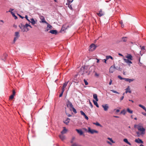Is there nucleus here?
Returning a JSON list of instances; mask_svg holds the SVG:
<instances>
[{"mask_svg":"<svg viewBox=\"0 0 146 146\" xmlns=\"http://www.w3.org/2000/svg\"><path fill=\"white\" fill-rule=\"evenodd\" d=\"M137 129L139 131L141 132V134H144L145 133V129L144 128L143 126L138 125H137Z\"/></svg>","mask_w":146,"mask_h":146,"instance_id":"f257e3e1","label":"nucleus"},{"mask_svg":"<svg viewBox=\"0 0 146 146\" xmlns=\"http://www.w3.org/2000/svg\"><path fill=\"white\" fill-rule=\"evenodd\" d=\"M96 47V46L94 44H92L90 46L89 50L93 51L95 50Z\"/></svg>","mask_w":146,"mask_h":146,"instance_id":"f03ea898","label":"nucleus"},{"mask_svg":"<svg viewBox=\"0 0 146 146\" xmlns=\"http://www.w3.org/2000/svg\"><path fill=\"white\" fill-rule=\"evenodd\" d=\"M88 132L92 134H93L94 133H98V131H97L94 129H91L90 127H88Z\"/></svg>","mask_w":146,"mask_h":146,"instance_id":"7ed1b4c3","label":"nucleus"},{"mask_svg":"<svg viewBox=\"0 0 146 146\" xmlns=\"http://www.w3.org/2000/svg\"><path fill=\"white\" fill-rule=\"evenodd\" d=\"M97 15L99 17H100L104 15V12L102 11V9H100L99 11V13H97Z\"/></svg>","mask_w":146,"mask_h":146,"instance_id":"20e7f679","label":"nucleus"},{"mask_svg":"<svg viewBox=\"0 0 146 146\" xmlns=\"http://www.w3.org/2000/svg\"><path fill=\"white\" fill-rule=\"evenodd\" d=\"M69 81H68L67 82H65L63 84V85L62 87V90L64 91H65L64 88H65L67 86L68 84Z\"/></svg>","mask_w":146,"mask_h":146,"instance_id":"39448f33","label":"nucleus"},{"mask_svg":"<svg viewBox=\"0 0 146 146\" xmlns=\"http://www.w3.org/2000/svg\"><path fill=\"white\" fill-rule=\"evenodd\" d=\"M140 47H141V49L142 50V51H140V53L141 56H142L143 54L144 53L145 51H143V50H145V46H142L141 45L140 46Z\"/></svg>","mask_w":146,"mask_h":146,"instance_id":"423d86ee","label":"nucleus"},{"mask_svg":"<svg viewBox=\"0 0 146 146\" xmlns=\"http://www.w3.org/2000/svg\"><path fill=\"white\" fill-rule=\"evenodd\" d=\"M72 2V1H70L69 2H67L66 5L68 6V7L69 9L72 10H73V9L72 6V5H70V4Z\"/></svg>","mask_w":146,"mask_h":146,"instance_id":"0eeeda50","label":"nucleus"},{"mask_svg":"<svg viewBox=\"0 0 146 146\" xmlns=\"http://www.w3.org/2000/svg\"><path fill=\"white\" fill-rule=\"evenodd\" d=\"M102 107L104 108V110L106 111H107L109 108L108 105L107 104L103 105H102Z\"/></svg>","mask_w":146,"mask_h":146,"instance_id":"6e6552de","label":"nucleus"},{"mask_svg":"<svg viewBox=\"0 0 146 146\" xmlns=\"http://www.w3.org/2000/svg\"><path fill=\"white\" fill-rule=\"evenodd\" d=\"M19 27L23 32H25V29L24 25L21 24L19 25Z\"/></svg>","mask_w":146,"mask_h":146,"instance_id":"1a4fd4ad","label":"nucleus"},{"mask_svg":"<svg viewBox=\"0 0 146 146\" xmlns=\"http://www.w3.org/2000/svg\"><path fill=\"white\" fill-rule=\"evenodd\" d=\"M135 141V142L138 143H143V141L139 138L136 139Z\"/></svg>","mask_w":146,"mask_h":146,"instance_id":"9d476101","label":"nucleus"},{"mask_svg":"<svg viewBox=\"0 0 146 146\" xmlns=\"http://www.w3.org/2000/svg\"><path fill=\"white\" fill-rule=\"evenodd\" d=\"M67 106L68 107H70V109L73 107L72 103H71L69 101H68L67 103Z\"/></svg>","mask_w":146,"mask_h":146,"instance_id":"9b49d317","label":"nucleus"},{"mask_svg":"<svg viewBox=\"0 0 146 146\" xmlns=\"http://www.w3.org/2000/svg\"><path fill=\"white\" fill-rule=\"evenodd\" d=\"M76 131L78 133H79L80 135H82L83 134V132L81 129H76Z\"/></svg>","mask_w":146,"mask_h":146,"instance_id":"f8f14e48","label":"nucleus"},{"mask_svg":"<svg viewBox=\"0 0 146 146\" xmlns=\"http://www.w3.org/2000/svg\"><path fill=\"white\" fill-rule=\"evenodd\" d=\"M115 66H111L110 68L109 72L111 73H113L114 71Z\"/></svg>","mask_w":146,"mask_h":146,"instance_id":"ddd939ff","label":"nucleus"},{"mask_svg":"<svg viewBox=\"0 0 146 146\" xmlns=\"http://www.w3.org/2000/svg\"><path fill=\"white\" fill-rule=\"evenodd\" d=\"M125 93H127L128 92L131 93V91L130 90L129 86H128L125 89Z\"/></svg>","mask_w":146,"mask_h":146,"instance_id":"4468645a","label":"nucleus"},{"mask_svg":"<svg viewBox=\"0 0 146 146\" xmlns=\"http://www.w3.org/2000/svg\"><path fill=\"white\" fill-rule=\"evenodd\" d=\"M49 33L52 34L56 35L57 34L58 32L56 30H52L49 31Z\"/></svg>","mask_w":146,"mask_h":146,"instance_id":"2eb2a0df","label":"nucleus"},{"mask_svg":"<svg viewBox=\"0 0 146 146\" xmlns=\"http://www.w3.org/2000/svg\"><path fill=\"white\" fill-rule=\"evenodd\" d=\"M124 80L127 82H129L130 83L131 82L133 81L135 79H129V78H125Z\"/></svg>","mask_w":146,"mask_h":146,"instance_id":"dca6fc26","label":"nucleus"},{"mask_svg":"<svg viewBox=\"0 0 146 146\" xmlns=\"http://www.w3.org/2000/svg\"><path fill=\"white\" fill-rule=\"evenodd\" d=\"M125 57L128 59L132 60V56L130 54H128L127 56H125Z\"/></svg>","mask_w":146,"mask_h":146,"instance_id":"f3484780","label":"nucleus"},{"mask_svg":"<svg viewBox=\"0 0 146 146\" xmlns=\"http://www.w3.org/2000/svg\"><path fill=\"white\" fill-rule=\"evenodd\" d=\"M123 60L124 61L127 63H130V64L132 63V62L130 60H129V59H126L125 58H124Z\"/></svg>","mask_w":146,"mask_h":146,"instance_id":"a211bd4d","label":"nucleus"},{"mask_svg":"<svg viewBox=\"0 0 146 146\" xmlns=\"http://www.w3.org/2000/svg\"><path fill=\"white\" fill-rule=\"evenodd\" d=\"M59 137L62 141L64 140L65 139V136L63 135L62 134L60 135H59Z\"/></svg>","mask_w":146,"mask_h":146,"instance_id":"6ab92c4d","label":"nucleus"},{"mask_svg":"<svg viewBox=\"0 0 146 146\" xmlns=\"http://www.w3.org/2000/svg\"><path fill=\"white\" fill-rule=\"evenodd\" d=\"M3 56L4 58H2V60H3V61H5V60L6 59V58L7 56V54L5 53L3 54Z\"/></svg>","mask_w":146,"mask_h":146,"instance_id":"aec40b11","label":"nucleus"},{"mask_svg":"<svg viewBox=\"0 0 146 146\" xmlns=\"http://www.w3.org/2000/svg\"><path fill=\"white\" fill-rule=\"evenodd\" d=\"M70 120V119L69 118H67V119L64 121V122L65 124L67 125L69 122Z\"/></svg>","mask_w":146,"mask_h":146,"instance_id":"412c9836","label":"nucleus"},{"mask_svg":"<svg viewBox=\"0 0 146 146\" xmlns=\"http://www.w3.org/2000/svg\"><path fill=\"white\" fill-rule=\"evenodd\" d=\"M93 98L96 100V101H98V98L97 95L96 94H94L93 95Z\"/></svg>","mask_w":146,"mask_h":146,"instance_id":"4be33fe9","label":"nucleus"},{"mask_svg":"<svg viewBox=\"0 0 146 146\" xmlns=\"http://www.w3.org/2000/svg\"><path fill=\"white\" fill-rule=\"evenodd\" d=\"M67 131V129H66L65 127H64V129H63V130L62 131H61V133L62 134H64L66 133Z\"/></svg>","mask_w":146,"mask_h":146,"instance_id":"5701e85b","label":"nucleus"},{"mask_svg":"<svg viewBox=\"0 0 146 146\" xmlns=\"http://www.w3.org/2000/svg\"><path fill=\"white\" fill-rule=\"evenodd\" d=\"M70 110L71 111L72 110L75 113H77L76 109L73 107L70 109Z\"/></svg>","mask_w":146,"mask_h":146,"instance_id":"b1692460","label":"nucleus"},{"mask_svg":"<svg viewBox=\"0 0 146 146\" xmlns=\"http://www.w3.org/2000/svg\"><path fill=\"white\" fill-rule=\"evenodd\" d=\"M139 107L142 108L146 112V108L144 106L141 104H139Z\"/></svg>","mask_w":146,"mask_h":146,"instance_id":"393cba45","label":"nucleus"},{"mask_svg":"<svg viewBox=\"0 0 146 146\" xmlns=\"http://www.w3.org/2000/svg\"><path fill=\"white\" fill-rule=\"evenodd\" d=\"M123 141L130 145H131V143L129 142L127 139L125 138L123 139Z\"/></svg>","mask_w":146,"mask_h":146,"instance_id":"a878e982","label":"nucleus"},{"mask_svg":"<svg viewBox=\"0 0 146 146\" xmlns=\"http://www.w3.org/2000/svg\"><path fill=\"white\" fill-rule=\"evenodd\" d=\"M31 23L32 25H34L36 23L35 21L33 18L31 19Z\"/></svg>","mask_w":146,"mask_h":146,"instance_id":"bb28decb","label":"nucleus"},{"mask_svg":"<svg viewBox=\"0 0 146 146\" xmlns=\"http://www.w3.org/2000/svg\"><path fill=\"white\" fill-rule=\"evenodd\" d=\"M97 102V101H95L94 100H93V103H94V104L98 108L99 105L98 104Z\"/></svg>","mask_w":146,"mask_h":146,"instance_id":"cd10ccee","label":"nucleus"},{"mask_svg":"<svg viewBox=\"0 0 146 146\" xmlns=\"http://www.w3.org/2000/svg\"><path fill=\"white\" fill-rule=\"evenodd\" d=\"M15 37L18 38L19 36V33L18 32H16L15 33Z\"/></svg>","mask_w":146,"mask_h":146,"instance_id":"c85d7f7f","label":"nucleus"},{"mask_svg":"<svg viewBox=\"0 0 146 146\" xmlns=\"http://www.w3.org/2000/svg\"><path fill=\"white\" fill-rule=\"evenodd\" d=\"M127 111L130 113H132L133 111L132 110H130L129 108H128L127 109Z\"/></svg>","mask_w":146,"mask_h":146,"instance_id":"c756f323","label":"nucleus"},{"mask_svg":"<svg viewBox=\"0 0 146 146\" xmlns=\"http://www.w3.org/2000/svg\"><path fill=\"white\" fill-rule=\"evenodd\" d=\"M43 18L41 19L42 22L43 23H47L45 21L44 18L42 17Z\"/></svg>","mask_w":146,"mask_h":146,"instance_id":"7c9ffc66","label":"nucleus"},{"mask_svg":"<svg viewBox=\"0 0 146 146\" xmlns=\"http://www.w3.org/2000/svg\"><path fill=\"white\" fill-rule=\"evenodd\" d=\"M11 14L13 16L15 17V19H16L17 18V17L15 15V14L13 12H11Z\"/></svg>","mask_w":146,"mask_h":146,"instance_id":"2f4dec72","label":"nucleus"},{"mask_svg":"<svg viewBox=\"0 0 146 146\" xmlns=\"http://www.w3.org/2000/svg\"><path fill=\"white\" fill-rule=\"evenodd\" d=\"M115 69H116V70H119V71H121L122 70V69L120 68V67H118V66L115 67Z\"/></svg>","mask_w":146,"mask_h":146,"instance_id":"473e14b6","label":"nucleus"},{"mask_svg":"<svg viewBox=\"0 0 146 146\" xmlns=\"http://www.w3.org/2000/svg\"><path fill=\"white\" fill-rule=\"evenodd\" d=\"M108 139V140H110V141L112 143H115V141H114L112 139V138H110V137H108L107 138Z\"/></svg>","mask_w":146,"mask_h":146,"instance_id":"72a5a7b5","label":"nucleus"},{"mask_svg":"<svg viewBox=\"0 0 146 146\" xmlns=\"http://www.w3.org/2000/svg\"><path fill=\"white\" fill-rule=\"evenodd\" d=\"M47 24V27L49 29H52V27L51 25L50 24H48V23H46Z\"/></svg>","mask_w":146,"mask_h":146,"instance_id":"f704fd0d","label":"nucleus"},{"mask_svg":"<svg viewBox=\"0 0 146 146\" xmlns=\"http://www.w3.org/2000/svg\"><path fill=\"white\" fill-rule=\"evenodd\" d=\"M127 37H123L122 38V40H123V41L124 42H125L127 41Z\"/></svg>","mask_w":146,"mask_h":146,"instance_id":"c9c22d12","label":"nucleus"},{"mask_svg":"<svg viewBox=\"0 0 146 146\" xmlns=\"http://www.w3.org/2000/svg\"><path fill=\"white\" fill-rule=\"evenodd\" d=\"M109 58H111V59H113L112 57L110 56H106V59H108Z\"/></svg>","mask_w":146,"mask_h":146,"instance_id":"e433bc0d","label":"nucleus"},{"mask_svg":"<svg viewBox=\"0 0 146 146\" xmlns=\"http://www.w3.org/2000/svg\"><path fill=\"white\" fill-rule=\"evenodd\" d=\"M121 113L123 115H125L126 113V111L124 110H123L121 111Z\"/></svg>","mask_w":146,"mask_h":146,"instance_id":"4c0bfd02","label":"nucleus"},{"mask_svg":"<svg viewBox=\"0 0 146 146\" xmlns=\"http://www.w3.org/2000/svg\"><path fill=\"white\" fill-rule=\"evenodd\" d=\"M64 91L62 90L61 93L59 95V97H61L62 96L63 93Z\"/></svg>","mask_w":146,"mask_h":146,"instance_id":"58836bf2","label":"nucleus"},{"mask_svg":"<svg viewBox=\"0 0 146 146\" xmlns=\"http://www.w3.org/2000/svg\"><path fill=\"white\" fill-rule=\"evenodd\" d=\"M110 91L112 92H113L115 93H116V94H119V92H117L116 91L114 90H110Z\"/></svg>","mask_w":146,"mask_h":146,"instance_id":"ea45409f","label":"nucleus"},{"mask_svg":"<svg viewBox=\"0 0 146 146\" xmlns=\"http://www.w3.org/2000/svg\"><path fill=\"white\" fill-rule=\"evenodd\" d=\"M94 124L97 126H98L101 127L102 126V125L98 122H96V123H94Z\"/></svg>","mask_w":146,"mask_h":146,"instance_id":"a19ab883","label":"nucleus"},{"mask_svg":"<svg viewBox=\"0 0 146 146\" xmlns=\"http://www.w3.org/2000/svg\"><path fill=\"white\" fill-rule=\"evenodd\" d=\"M80 112L81 113V114L84 116L86 115L85 113L82 111H80Z\"/></svg>","mask_w":146,"mask_h":146,"instance_id":"79ce46f5","label":"nucleus"},{"mask_svg":"<svg viewBox=\"0 0 146 146\" xmlns=\"http://www.w3.org/2000/svg\"><path fill=\"white\" fill-rule=\"evenodd\" d=\"M118 78H119L120 79L122 80H124V78H122L119 75L118 76Z\"/></svg>","mask_w":146,"mask_h":146,"instance_id":"37998d69","label":"nucleus"},{"mask_svg":"<svg viewBox=\"0 0 146 146\" xmlns=\"http://www.w3.org/2000/svg\"><path fill=\"white\" fill-rule=\"evenodd\" d=\"M72 146H78V145L76 143H72Z\"/></svg>","mask_w":146,"mask_h":146,"instance_id":"c03bdc74","label":"nucleus"},{"mask_svg":"<svg viewBox=\"0 0 146 146\" xmlns=\"http://www.w3.org/2000/svg\"><path fill=\"white\" fill-rule=\"evenodd\" d=\"M84 81L86 85H87L88 84V82L85 79H84Z\"/></svg>","mask_w":146,"mask_h":146,"instance_id":"a18cd8bd","label":"nucleus"},{"mask_svg":"<svg viewBox=\"0 0 146 146\" xmlns=\"http://www.w3.org/2000/svg\"><path fill=\"white\" fill-rule=\"evenodd\" d=\"M14 96L13 95H11L9 97V99H12L13 98Z\"/></svg>","mask_w":146,"mask_h":146,"instance_id":"49530a36","label":"nucleus"},{"mask_svg":"<svg viewBox=\"0 0 146 146\" xmlns=\"http://www.w3.org/2000/svg\"><path fill=\"white\" fill-rule=\"evenodd\" d=\"M136 133L138 137L139 136L141 135L142 134H141V133H140L139 132H137Z\"/></svg>","mask_w":146,"mask_h":146,"instance_id":"de8ad7c7","label":"nucleus"},{"mask_svg":"<svg viewBox=\"0 0 146 146\" xmlns=\"http://www.w3.org/2000/svg\"><path fill=\"white\" fill-rule=\"evenodd\" d=\"M24 26L25 29L26 28H27L29 26H30V25H29L27 23L25 25H24Z\"/></svg>","mask_w":146,"mask_h":146,"instance_id":"09e8293b","label":"nucleus"},{"mask_svg":"<svg viewBox=\"0 0 146 146\" xmlns=\"http://www.w3.org/2000/svg\"><path fill=\"white\" fill-rule=\"evenodd\" d=\"M14 10V9L10 8L9 10V11L8 12H11H11H12V11H13Z\"/></svg>","mask_w":146,"mask_h":146,"instance_id":"8fccbe9b","label":"nucleus"},{"mask_svg":"<svg viewBox=\"0 0 146 146\" xmlns=\"http://www.w3.org/2000/svg\"><path fill=\"white\" fill-rule=\"evenodd\" d=\"M84 116V117H85V118L87 120H88V119H89V118H88V117L86 115H85Z\"/></svg>","mask_w":146,"mask_h":146,"instance_id":"3c124183","label":"nucleus"},{"mask_svg":"<svg viewBox=\"0 0 146 146\" xmlns=\"http://www.w3.org/2000/svg\"><path fill=\"white\" fill-rule=\"evenodd\" d=\"M18 38L16 37H15L14 38V40H13V42H15L16 41V40H17V39Z\"/></svg>","mask_w":146,"mask_h":146,"instance_id":"603ef678","label":"nucleus"},{"mask_svg":"<svg viewBox=\"0 0 146 146\" xmlns=\"http://www.w3.org/2000/svg\"><path fill=\"white\" fill-rule=\"evenodd\" d=\"M112 80L111 79H110V82H109V85H111V84H112Z\"/></svg>","mask_w":146,"mask_h":146,"instance_id":"864d4df0","label":"nucleus"},{"mask_svg":"<svg viewBox=\"0 0 146 146\" xmlns=\"http://www.w3.org/2000/svg\"><path fill=\"white\" fill-rule=\"evenodd\" d=\"M75 138L74 137H73L72 139V141H70V143H73V141L74 140Z\"/></svg>","mask_w":146,"mask_h":146,"instance_id":"5fc2aeb1","label":"nucleus"},{"mask_svg":"<svg viewBox=\"0 0 146 146\" xmlns=\"http://www.w3.org/2000/svg\"><path fill=\"white\" fill-rule=\"evenodd\" d=\"M66 115L69 117H71V115L70 114H69V113H66Z\"/></svg>","mask_w":146,"mask_h":146,"instance_id":"6e6d98bb","label":"nucleus"},{"mask_svg":"<svg viewBox=\"0 0 146 146\" xmlns=\"http://www.w3.org/2000/svg\"><path fill=\"white\" fill-rule=\"evenodd\" d=\"M124 96H122L121 98H120V101H121L122 100L123 98H124Z\"/></svg>","mask_w":146,"mask_h":146,"instance_id":"4d7b16f0","label":"nucleus"},{"mask_svg":"<svg viewBox=\"0 0 146 146\" xmlns=\"http://www.w3.org/2000/svg\"><path fill=\"white\" fill-rule=\"evenodd\" d=\"M15 91L14 90H13V94L12 95H13V96H14L15 95Z\"/></svg>","mask_w":146,"mask_h":146,"instance_id":"13d9d810","label":"nucleus"},{"mask_svg":"<svg viewBox=\"0 0 146 146\" xmlns=\"http://www.w3.org/2000/svg\"><path fill=\"white\" fill-rule=\"evenodd\" d=\"M95 76H99V74L96 73Z\"/></svg>","mask_w":146,"mask_h":146,"instance_id":"bf43d9fd","label":"nucleus"},{"mask_svg":"<svg viewBox=\"0 0 146 146\" xmlns=\"http://www.w3.org/2000/svg\"><path fill=\"white\" fill-rule=\"evenodd\" d=\"M107 142L110 145H112L110 141H107Z\"/></svg>","mask_w":146,"mask_h":146,"instance_id":"052dcab7","label":"nucleus"},{"mask_svg":"<svg viewBox=\"0 0 146 146\" xmlns=\"http://www.w3.org/2000/svg\"><path fill=\"white\" fill-rule=\"evenodd\" d=\"M89 104H90V105L91 107L92 108L93 105L90 102Z\"/></svg>","mask_w":146,"mask_h":146,"instance_id":"680f3d73","label":"nucleus"},{"mask_svg":"<svg viewBox=\"0 0 146 146\" xmlns=\"http://www.w3.org/2000/svg\"><path fill=\"white\" fill-rule=\"evenodd\" d=\"M28 16L27 15H26L25 16V18L28 21H30L28 19Z\"/></svg>","mask_w":146,"mask_h":146,"instance_id":"e2e57ef3","label":"nucleus"},{"mask_svg":"<svg viewBox=\"0 0 146 146\" xmlns=\"http://www.w3.org/2000/svg\"><path fill=\"white\" fill-rule=\"evenodd\" d=\"M19 15L20 17V18H21L22 19H23L24 17H23L21 15Z\"/></svg>","mask_w":146,"mask_h":146,"instance_id":"0e129e2a","label":"nucleus"},{"mask_svg":"<svg viewBox=\"0 0 146 146\" xmlns=\"http://www.w3.org/2000/svg\"><path fill=\"white\" fill-rule=\"evenodd\" d=\"M119 111H120V110H119V109H117V110H116V112L117 113V112H119Z\"/></svg>","mask_w":146,"mask_h":146,"instance_id":"69168bd1","label":"nucleus"},{"mask_svg":"<svg viewBox=\"0 0 146 146\" xmlns=\"http://www.w3.org/2000/svg\"><path fill=\"white\" fill-rule=\"evenodd\" d=\"M142 114L145 116H146V113H142Z\"/></svg>","mask_w":146,"mask_h":146,"instance_id":"338daca9","label":"nucleus"},{"mask_svg":"<svg viewBox=\"0 0 146 146\" xmlns=\"http://www.w3.org/2000/svg\"><path fill=\"white\" fill-rule=\"evenodd\" d=\"M119 23L121 24H122V23H123L122 21H120Z\"/></svg>","mask_w":146,"mask_h":146,"instance_id":"774afa93","label":"nucleus"}]
</instances>
